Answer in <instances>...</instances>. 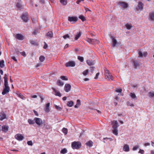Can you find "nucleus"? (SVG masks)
<instances>
[{
    "instance_id": "obj_41",
    "label": "nucleus",
    "mask_w": 154,
    "mask_h": 154,
    "mask_svg": "<svg viewBox=\"0 0 154 154\" xmlns=\"http://www.w3.org/2000/svg\"><path fill=\"white\" fill-rule=\"evenodd\" d=\"M79 18H80L81 20L83 21H84L85 20V17L82 15H81L79 17Z\"/></svg>"
},
{
    "instance_id": "obj_32",
    "label": "nucleus",
    "mask_w": 154,
    "mask_h": 154,
    "mask_svg": "<svg viewBox=\"0 0 154 154\" xmlns=\"http://www.w3.org/2000/svg\"><path fill=\"white\" fill-rule=\"evenodd\" d=\"M60 152L61 153L64 154L67 152V150L66 148H64L62 149Z\"/></svg>"
},
{
    "instance_id": "obj_2",
    "label": "nucleus",
    "mask_w": 154,
    "mask_h": 154,
    "mask_svg": "<svg viewBox=\"0 0 154 154\" xmlns=\"http://www.w3.org/2000/svg\"><path fill=\"white\" fill-rule=\"evenodd\" d=\"M104 71L105 76L106 79L108 80L111 79L112 80H113V79H112L113 76L109 71L106 69H105L104 70Z\"/></svg>"
},
{
    "instance_id": "obj_17",
    "label": "nucleus",
    "mask_w": 154,
    "mask_h": 154,
    "mask_svg": "<svg viewBox=\"0 0 154 154\" xmlns=\"http://www.w3.org/2000/svg\"><path fill=\"white\" fill-rule=\"evenodd\" d=\"M147 54L148 53L146 52H144L143 54L141 51H140L139 52V57H142L143 56L146 57Z\"/></svg>"
},
{
    "instance_id": "obj_27",
    "label": "nucleus",
    "mask_w": 154,
    "mask_h": 154,
    "mask_svg": "<svg viewBox=\"0 0 154 154\" xmlns=\"http://www.w3.org/2000/svg\"><path fill=\"white\" fill-rule=\"evenodd\" d=\"M74 104V102L72 101H68L67 103V105L69 107H72V106Z\"/></svg>"
},
{
    "instance_id": "obj_16",
    "label": "nucleus",
    "mask_w": 154,
    "mask_h": 154,
    "mask_svg": "<svg viewBox=\"0 0 154 154\" xmlns=\"http://www.w3.org/2000/svg\"><path fill=\"white\" fill-rule=\"evenodd\" d=\"M143 5H144L142 2H139L138 6V7L139 8V9L137 8V10H138L139 9L141 11L143 9Z\"/></svg>"
},
{
    "instance_id": "obj_8",
    "label": "nucleus",
    "mask_w": 154,
    "mask_h": 154,
    "mask_svg": "<svg viewBox=\"0 0 154 154\" xmlns=\"http://www.w3.org/2000/svg\"><path fill=\"white\" fill-rule=\"evenodd\" d=\"M71 86L69 84H66L64 87V90L66 92L70 91L71 89Z\"/></svg>"
},
{
    "instance_id": "obj_49",
    "label": "nucleus",
    "mask_w": 154,
    "mask_h": 154,
    "mask_svg": "<svg viewBox=\"0 0 154 154\" xmlns=\"http://www.w3.org/2000/svg\"><path fill=\"white\" fill-rule=\"evenodd\" d=\"M63 37L64 39H66L67 38H69V35L67 34H66L63 36Z\"/></svg>"
},
{
    "instance_id": "obj_38",
    "label": "nucleus",
    "mask_w": 154,
    "mask_h": 154,
    "mask_svg": "<svg viewBox=\"0 0 154 154\" xmlns=\"http://www.w3.org/2000/svg\"><path fill=\"white\" fill-rule=\"evenodd\" d=\"M126 27L128 29H130L132 27L130 24L127 23L125 25Z\"/></svg>"
},
{
    "instance_id": "obj_28",
    "label": "nucleus",
    "mask_w": 154,
    "mask_h": 154,
    "mask_svg": "<svg viewBox=\"0 0 154 154\" xmlns=\"http://www.w3.org/2000/svg\"><path fill=\"white\" fill-rule=\"evenodd\" d=\"M81 104L80 100H78L77 101L76 105L75 106V108H77Z\"/></svg>"
},
{
    "instance_id": "obj_46",
    "label": "nucleus",
    "mask_w": 154,
    "mask_h": 154,
    "mask_svg": "<svg viewBox=\"0 0 154 154\" xmlns=\"http://www.w3.org/2000/svg\"><path fill=\"white\" fill-rule=\"evenodd\" d=\"M88 70L86 69L83 72V74L85 75H86L88 73Z\"/></svg>"
},
{
    "instance_id": "obj_61",
    "label": "nucleus",
    "mask_w": 154,
    "mask_h": 154,
    "mask_svg": "<svg viewBox=\"0 0 154 154\" xmlns=\"http://www.w3.org/2000/svg\"><path fill=\"white\" fill-rule=\"evenodd\" d=\"M20 53L24 57H25L26 56V54L24 51L20 52Z\"/></svg>"
},
{
    "instance_id": "obj_14",
    "label": "nucleus",
    "mask_w": 154,
    "mask_h": 154,
    "mask_svg": "<svg viewBox=\"0 0 154 154\" xmlns=\"http://www.w3.org/2000/svg\"><path fill=\"white\" fill-rule=\"evenodd\" d=\"M16 38L18 40H22L24 38L23 35L21 34H17L16 35Z\"/></svg>"
},
{
    "instance_id": "obj_45",
    "label": "nucleus",
    "mask_w": 154,
    "mask_h": 154,
    "mask_svg": "<svg viewBox=\"0 0 154 154\" xmlns=\"http://www.w3.org/2000/svg\"><path fill=\"white\" fill-rule=\"evenodd\" d=\"M130 96L131 97V98L133 99H134L136 97L135 94L134 93H130Z\"/></svg>"
},
{
    "instance_id": "obj_47",
    "label": "nucleus",
    "mask_w": 154,
    "mask_h": 154,
    "mask_svg": "<svg viewBox=\"0 0 154 154\" xmlns=\"http://www.w3.org/2000/svg\"><path fill=\"white\" fill-rule=\"evenodd\" d=\"M122 91V89L121 88L116 89L115 90V91L118 93H121Z\"/></svg>"
},
{
    "instance_id": "obj_54",
    "label": "nucleus",
    "mask_w": 154,
    "mask_h": 154,
    "mask_svg": "<svg viewBox=\"0 0 154 154\" xmlns=\"http://www.w3.org/2000/svg\"><path fill=\"white\" fill-rule=\"evenodd\" d=\"M46 128L47 129H49L51 128V126L48 124H47L45 126Z\"/></svg>"
},
{
    "instance_id": "obj_52",
    "label": "nucleus",
    "mask_w": 154,
    "mask_h": 154,
    "mask_svg": "<svg viewBox=\"0 0 154 154\" xmlns=\"http://www.w3.org/2000/svg\"><path fill=\"white\" fill-rule=\"evenodd\" d=\"M55 108L58 110L60 111L61 110V108L58 106L55 105Z\"/></svg>"
},
{
    "instance_id": "obj_44",
    "label": "nucleus",
    "mask_w": 154,
    "mask_h": 154,
    "mask_svg": "<svg viewBox=\"0 0 154 154\" xmlns=\"http://www.w3.org/2000/svg\"><path fill=\"white\" fill-rule=\"evenodd\" d=\"M30 43L31 44L33 45H38L37 43L35 41L33 40L30 41Z\"/></svg>"
},
{
    "instance_id": "obj_33",
    "label": "nucleus",
    "mask_w": 154,
    "mask_h": 154,
    "mask_svg": "<svg viewBox=\"0 0 154 154\" xmlns=\"http://www.w3.org/2000/svg\"><path fill=\"white\" fill-rule=\"evenodd\" d=\"M117 128H113L112 130V133L116 135H117L118 134V131L117 129Z\"/></svg>"
},
{
    "instance_id": "obj_55",
    "label": "nucleus",
    "mask_w": 154,
    "mask_h": 154,
    "mask_svg": "<svg viewBox=\"0 0 154 154\" xmlns=\"http://www.w3.org/2000/svg\"><path fill=\"white\" fill-rule=\"evenodd\" d=\"M127 103L128 106H134V104H133L132 103H131L129 102H127Z\"/></svg>"
},
{
    "instance_id": "obj_58",
    "label": "nucleus",
    "mask_w": 154,
    "mask_h": 154,
    "mask_svg": "<svg viewBox=\"0 0 154 154\" xmlns=\"http://www.w3.org/2000/svg\"><path fill=\"white\" fill-rule=\"evenodd\" d=\"M99 75H100V72H98L97 73L95 77H94V79H97L98 78V77L99 76Z\"/></svg>"
},
{
    "instance_id": "obj_23",
    "label": "nucleus",
    "mask_w": 154,
    "mask_h": 154,
    "mask_svg": "<svg viewBox=\"0 0 154 154\" xmlns=\"http://www.w3.org/2000/svg\"><path fill=\"white\" fill-rule=\"evenodd\" d=\"M86 62L88 64L89 66H92L94 65L95 63L94 61L91 60H87Z\"/></svg>"
},
{
    "instance_id": "obj_30",
    "label": "nucleus",
    "mask_w": 154,
    "mask_h": 154,
    "mask_svg": "<svg viewBox=\"0 0 154 154\" xmlns=\"http://www.w3.org/2000/svg\"><path fill=\"white\" fill-rule=\"evenodd\" d=\"M57 84L58 86H62L63 85L64 83L62 81L59 80L57 82Z\"/></svg>"
},
{
    "instance_id": "obj_37",
    "label": "nucleus",
    "mask_w": 154,
    "mask_h": 154,
    "mask_svg": "<svg viewBox=\"0 0 154 154\" xmlns=\"http://www.w3.org/2000/svg\"><path fill=\"white\" fill-rule=\"evenodd\" d=\"M4 63V61L3 60L0 61V67L1 68H3L4 66L5 65Z\"/></svg>"
},
{
    "instance_id": "obj_19",
    "label": "nucleus",
    "mask_w": 154,
    "mask_h": 154,
    "mask_svg": "<svg viewBox=\"0 0 154 154\" xmlns=\"http://www.w3.org/2000/svg\"><path fill=\"white\" fill-rule=\"evenodd\" d=\"M133 64L134 68L135 69H136L139 65V63L137 61L134 60H133Z\"/></svg>"
},
{
    "instance_id": "obj_7",
    "label": "nucleus",
    "mask_w": 154,
    "mask_h": 154,
    "mask_svg": "<svg viewBox=\"0 0 154 154\" xmlns=\"http://www.w3.org/2000/svg\"><path fill=\"white\" fill-rule=\"evenodd\" d=\"M10 91V88L9 86H5L4 89L2 92V94L4 95L8 93Z\"/></svg>"
},
{
    "instance_id": "obj_29",
    "label": "nucleus",
    "mask_w": 154,
    "mask_h": 154,
    "mask_svg": "<svg viewBox=\"0 0 154 154\" xmlns=\"http://www.w3.org/2000/svg\"><path fill=\"white\" fill-rule=\"evenodd\" d=\"M28 122L30 125H33L35 123L34 119L33 120L31 119H28Z\"/></svg>"
},
{
    "instance_id": "obj_43",
    "label": "nucleus",
    "mask_w": 154,
    "mask_h": 154,
    "mask_svg": "<svg viewBox=\"0 0 154 154\" xmlns=\"http://www.w3.org/2000/svg\"><path fill=\"white\" fill-rule=\"evenodd\" d=\"M60 78L62 80H64L67 81V80H68V78L66 77L65 76H61Z\"/></svg>"
},
{
    "instance_id": "obj_26",
    "label": "nucleus",
    "mask_w": 154,
    "mask_h": 154,
    "mask_svg": "<svg viewBox=\"0 0 154 154\" xmlns=\"http://www.w3.org/2000/svg\"><path fill=\"white\" fill-rule=\"evenodd\" d=\"M86 145L89 147H91L93 145V143L91 140H90L86 143Z\"/></svg>"
},
{
    "instance_id": "obj_15",
    "label": "nucleus",
    "mask_w": 154,
    "mask_h": 154,
    "mask_svg": "<svg viewBox=\"0 0 154 154\" xmlns=\"http://www.w3.org/2000/svg\"><path fill=\"white\" fill-rule=\"evenodd\" d=\"M50 105V103H49L46 104L45 108V110L46 112H49L50 110L49 108Z\"/></svg>"
},
{
    "instance_id": "obj_18",
    "label": "nucleus",
    "mask_w": 154,
    "mask_h": 154,
    "mask_svg": "<svg viewBox=\"0 0 154 154\" xmlns=\"http://www.w3.org/2000/svg\"><path fill=\"white\" fill-rule=\"evenodd\" d=\"M8 126L6 125H3L2 127V131L5 132H7L8 130Z\"/></svg>"
},
{
    "instance_id": "obj_60",
    "label": "nucleus",
    "mask_w": 154,
    "mask_h": 154,
    "mask_svg": "<svg viewBox=\"0 0 154 154\" xmlns=\"http://www.w3.org/2000/svg\"><path fill=\"white\" fill-rule=\"evenodd\" d=\"M17 7L18 8H21V5L20 3H18L17 4Z\"/></svg>"
},
{
    "instance_id": "obj_62",
    "label": "nucleus",
    "mask_w": 154,
    "mask_h": 154,
    "mask_svg": "<svg viewBox=\"0 0 154 154\" xmlns=\"http://www.w3.org/2000/svg\"><path fill=\"white\" fill-rule=\"evenodd\" d=\"M139 153L142 154H143L144 153V151L143 150L140 149L139 151Z\"/></svg>"
},
{
    "instance_id": "obj_5",
    "label": "nucleus",
    "mask_w": 154,
    "mask_h": 154,
    "mask_svg": "<svg viewBox=\"0 0 154 154\" xmlns=\"http://www.w3.org/2000/svg\"><path fill=\"white\" fill-rule=\"evenodd\" d=\"M65 66L67 67H74L75 65V62L72 61H69L65 64Z\"/></svg>"
},
{
    "instance_id": "obj_53",
    "label": "nucleus",
    "mask_w": 154,
    "mask_h": 154,
    "mask_svg": "<svg viewBox=\"0 0 154 154\" xmlns=\"http://www.w3.org/2000/svg\"><path fill=\"white\" fill-rule=\"evenodd\" d=\"M139 147L138 146H134L133 148V150L135 151Z\"/></svg>"
},
{
    "instance_id": "obj_31",
    "label": "nucleus",
    "mask_w": 154,
    "mask_h": 154,
    "mask_svg": "<svg viewBox=\"0 0 154 154\" xmlns=\"http://www.w3.org/2000/svg\"><path fill=\"white\" fill-rule=\"evenodd\" d=\"M81 35V33L80 32H78L77 33V34L76 35L75 37V40H78L79 38L80 37Z\"/></svg>"
},
{
    "instance_id": "obj_9",
    "label": "nucleus",
    "mask_w": 154,
    "mask_h": 154,
    "mask_svg": "<svg viewBox=\"0 0 154 154\" xmlns=\"http://www.w3.org/2000/svg\"><path fill=\"white\" fill-rule=\"evenodd\" d=\"M22 19L25 22H27L28 20V14L27 13H26L23 14Z\"/></svg>"
},
{
    "instance_id": "obj_56",
    "label": "nucleus",
    "mask_w": 154,
    "mask_h": 154,
    "mask_svg": "<svg viewBox=\"0 0 154 154\" xmlns=\"http://www.w3.org/2000/svg\"><path fill=\"white\" fill-rule=\"evenodd\" d=\"M94 44L96 43L97 44H98L100 43V41L97 39H94Z\"/></svg>"
},
{
    "instance_id": "obj_64",
    "label": "nucleus",
    "mask_w": 154,
    "mask_h": 154,
    "mask_svg": "<svg viewBox=\"0 0 154 154\" xmlns=\"http://www.w3.org/2000/svg\"><path fill=\"white\" fill-rule=\"evenodd\" d=\"M33 112H34V113L35 114L36 116H39L38 114V112H37L36 111H35V110H33Z\"/></svg>"
},
{
    "instance_id": "obj_36",
    "label": "nucleus",
    "mask_w": 154,
    "mask_h": 154,
    "mask_svg": "<svg viewBox=\"0 0 154 154\" xmlns=\"http://www.w3.org/2000/svg\"><path fill=\"white\" fill-rule=\"evenodd\" d=\"M62 131L65 134H66L68 133L67 129L64 128L62 129Z\"/></svg>"
},
{
    "instance_id": "obj_48",
    "label": "nucleus",
    "mask_w": 154,
    "mask_h": 154,
    "mask_svg": "<svg viewBox=\"0 0 154 154\" xmlns=\"http://www.w3.org/2000/svg\"><path fill=\"white\" fill-rule=\"evenodd\" d=\"M149 96L151 97H154V93L153 92H150L149 93Z\"/></svg>"
},
{
    "instance_id": "obj_39",
    "label": "nucleus",
    "mask_w": 154,
    "mask_h": 154,
    "mask_svg": "<svg viewBox=\"0 0 154 154\" xmlns=\"http://www.w3.org/2000/svg\"><path fill=\"white\" fill-rule=\"evenodd\" d=\"M112 40L113 41V46H115L117 43V41L113 37H112Z\"/></svg>"
},
{
    "instance_id": "obj_3",
    "label": "nucleus",
    "mask_w": 154,
    "mask_h": 154,
    "mask_svg": "<svg viewBox=\"0 0 154 154\" xmlns=\"http://www.w3.org/2000/svg\"><path fill=\"white\" fill-rule=\"evenodd\" d=\"M35 123L38 126H41L43 124V122L42 119L39 118L35 117L34 118Z\"/></svg>"
},
{
    "instance_id": "obj_13",
    "label": "nucleus",
    "mask_w": 154,
    "mask_h": 154,
    "mask_svg": "<svg viewBox=\"0 0 154 154\" xmlns=\"http://www.w3.org/2000/svg\"><path fill=\"white\" fill-rule=\"evenodd\" d=\"M52 89L54 92L55 95L56 96H58L59 97H61V94L59 91L56 90L54 88H52Z\"/></svg>"
},
{
    "instance_id": "obj_12",
    "label": "nucleus",
    "mask_w": 154,
    "mask_h": 154,
    "mask_svg": "<svg viewBox=\"0 0 154 154\" xmlns=\"http://www.w3.org/2000/svg\"><path fill=\"white\" fill-rule=\"evenodd\" d=\"M112 125L113 128H117L119 126L118 122L116 121H113L112 122Z\"/></svg>"
},
{
    "instance_id": "obj_6",
    "label": "nucleus",
    "mask_w": 154,
    "mask_h": 154,
    "mask_svg": "<svg viewBox=\"0 0 154 154\" xmlns=\"http://www.w3.org/2000/svg\"><path fill=\"white\" fill-rule=\"evenodd\" d=\"M68 20L69 21L73 22V23H75L77 21L78 19L75 17H69Z\"/></svg>"
},
{
    "instance_id": "obj_24",
    "label": "nucleus",
    "mask_w": 154,
    "mask_h": 154,
    "mask_svg": "<svg viewBox=\"0 0 154 154\" xmlns=\"http://www.w3.org/2000/svg\"><path fill=\"white\" fill-rule=\"evenodd\" d=\"M16 94L18 97L24 100L25 99V97L19 92H17Z\"/></svg>"
},
{
    "instance_id": "obj_10",
    "label": "nucleus",
    "mask_w": 154,
    "mask_h": 154,
    "mask_svg": "<svg viewBox=\"0 0 154 154\" xmlns=\"http://www.w3.org/2000/svg\"><path fill=\"white\" fill-rule=\"evenodd\" d=\"M119 4L121 6L125 8H127L128 6V4L125 2H119Z\"/></svg>"
},
{
    "instance_id": "obj_63",
    "label": "nucleus",
    "mask_w": 154,
    "mask_h": 154,
    "mask_svg": "<svg viewBox=\"0 0 154 154\" xmlns=\"http://www.w3.org/2000/svg\"><path fill=\"white\" fill-rule=\"evenodd\" d=\"M38 32V30L37 29H35L34 30L33 33V34L34 35H36Z\"/></svg>"
},
{
    "instance_id": "obj_4",
    "label": "nucleus",
    "mask_w": 154,
    "mask_h": 154,
    "mask_svg": "<svg viewBox=\"0 0 154 154\" xmlns=\"http://www.w3.org/2000/svg\"><path fill=\"white\" fill-rule=\"evenodd\" d=\"M15 138L17 140L19 141L22 140L24 138L23 135L20 134H17L15 135Z\"/></svg>"
},
{
    "instance_id": "obj_34",
    "label": "nucleus",
    "mask_w": 154,
    "mask_h": 154,
    "mask_svg": "<svg viewBox=\"0 0 154 154\" xmlns=\"http://www.w3.org/2000/svg\"><path fill=\"white\" fill-rule=\"evenodd\" d=\"M60 2L63 5H66L67 3V0H60Z\"/></svg>"
},
{
    "instance_id": "obj_21",
    "label": "nucleus",
    "mask_w": 154,
    "mask_h": 154,
    "mask_svg": "<svg viewBox=\"0 0 154 154\" xmlns=\"http://www.w3.org/2000/svg\"><path fill=\"white\" fill-rule=\"evenodd\" d=\"M4 81H5V86H9L8 84V78L7 77V75L5 74V76L4 77Z\"/></svg>"
},
{
    "instance_id": "obj_11",
    "label": "nucleus",
    "mask_w": 154,
    "mask_h": 154,
    "mask_svg": "<svg viewBox=\"0 0 154 154\" xmlns=\"http://www.w3.org/2000/svg\"><path fill=\"white\" fill-rule=\"evenodd\" d=\"M6 118V114L3 112H2L0 113V120H3Z\"/></svg>"
},
{
    "instance_id": "obj_1",
    "label": "nucleus",
    "mask_w": 154,
    "mask_h": 154,
    "mask_svg": "<svg viewBox=\"0 0 154 154\" xmlns=\"http://www.w3.org/2000/svg\"><path fill=\"white\" fill-rule=\"evenodd\" d=\"M82 146L81 143L79 141H74L71 143V147L73 149H78Z\"/></svg>"
},
{
    "instance_id": "obj_22",
    "label": "nucleus",
    "mask_w": 154,
    "mask_h": 154,
    "mask_svg": "<svg viewBox=\"0 0 154 154\" xmlns=\"http://www.w3.org/2000/svg\"><path fill=\"white\" fill-rule=\"evenodd\" d=\"M149 16L151 20H154V12L149 13Z\"/></svg>"
},
{
    "instance_id": "obj_25",
    "label": "nucleus",
    "mask_w": 154,
    "mask_h": 154,
    "mask_svg": "<svg viewBox=\"0 0 154 154\" xmlns=\"http://www.w3.org/2000/svg\"><path fill=\"white\" fill-rule=\"evenodd\" d=\"M94 39H91L89 38H87L86 39V41L88 42L91 44H94Z\"/></svg>"
},
{
    "instance_id": "obj_50",
    "label": "nucleus",
    "mask_w": 154,
    "mask_h": 154,
    "mask_svg": "<svg viewBox=\"0 0 154 154\" xmlns=\"http://www.w3.org/2000/svg\"><path fill=\"white\" fill-rule=\"evenodd\" d=\"M27 143L29 145L32 146L33 145L32 141L31 140L28 141Z\"/></svg>"
},
{
    "instance_id": "obj_20",
    "label": "nucleus",
    "mask_w": 154,
    "mask_h": 154,
    "mask_svg": "<svg viewBox=\"0 0 154 154\" xmlns=\"http://www.w3.org/2000/svg\"><path fill=\"white\" fill-rule=\"evenodd\" d=\"M123 150L125 152H128L130 150L129 146L126 144H125L123 146Z\"/></svg>"
},
{
    "instance_id": "obj_42",
    "label": "nucleus",
    "mask_w": 154,
    "mask_h": 154,
    "mask_svg": "<svg viewBox=\"0 0 154 154\" xmlns=\"http://www.w3.org/2000/svg\"><path fill=\"white\" fill-rule=\"evenodd\" d=\"M78 59L81 62H83L84 61V58L82 57L79 56L78 57Z\"/></svg>"
},
{
    "instance_id": "obj_35",
    "label": "nucleus",
    "mask_w": 154,
    "mask_h": 154,
    "mask_svg": "<svg viewBox=\"0 0 154 154\" xmlns=\"http://www.w3.org/2000/svg\"><path fill=\"white\" fill-rule=\"evenodd\" d=\"M46 35L51 38L53 37V33L51 31L47 33Z\"/></svg>"
},
{
    "instance_id": "obj_57",
    "label": "nucleus",
    "mask_w": 154,
    "mask_h": 154,
    "mask_svg": "<svg viewBox=\"0 0 154 154\" xmlns=\"http://www.w3.org/2000/svg\"><path fill=\"white\" fill-rule=\"evenodd\" d=\"M90 69L91 72L93 73L94 69V67L93 66L90 67Z\"/></svg>"
},
{
    "instance_id": "obj_40",
    "label": "nucleus",
    "mask_w": 154,
    "mask_h": 154,
    "mask_svg": "<svg viewBox=\"0 0 154 154\" xmlns=\"http://www.w3.org/2000/svg\"><path fill=\"white\" fill-rule=\"evenodd\" d=\"M45 59V57L43 56H41L39 58V60L41 62H43Z\"/></svg>"
},
{
    "instance_id": "obj_51",
    "label": "nucleus",
    "mask_w": 154,
    "mask_h": 154,
    "mask_svg": "<svg viewBox=\"0 0 154 154\" xmlns=\"http://www.w3.org/2000/svg\"><path fill=\"white\" fill-rule=\"evenodd\" d=\"M31 19H32V22L33 23H35L37 21V19L35 18H33V17H32Z\"/></svg>"
},
{
    "instance_id": "obj_59",
    "label": "nucleus",
    "mask_w": 154,
    "mask_h": 154,
    "mask_svg": "<svg viewBox=\"0 0 154 154\" xmlns=\"http://www.w3.org/2000/svg\"><path fill=\"white\" fill-rule=\"evenodd\" d=\"M44 44H45V45H44V46L43 47V48L45 49H46L47 48V47H48V45L46 43V42H44Z\"/></svg>"
}]
</instances>
